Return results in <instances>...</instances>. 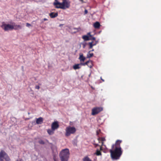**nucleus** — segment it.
Masks as SVG:
<instances>
[{"mask_svg":"<svg viewBox=\"0 0 161 161\" xmlns=\"http://www.w3.org/2000/svg\"><path fill=\"white\" fill-rule=\"evenodd\" d=\"M98 140L99 141H100L102 142L101 146H100V150H102V145H103V142L105 140V139L103 137H101L100 138H98Z\"/></svg>","mask_w":161,"mask_h":161,"instance_id":"f8f14e48","label":"nucleus"},{"mask_svg":"<svg viewBox=\"0 0 161 161\" xmlns=\"http://www.w3.org/2000/svg\"><path fill=\"white\" fill-rule=\"evenodd\" d=\"M80 65H81L80 63L75 64L73 66V68L75 70L79 69L80 68Z\"/></svg>","mask_w":161,"mask_h":161,"instance_id":"dca6fc26","label":"nucleus"},{"mask_svg":"<svg viewBox=\"0 0 161 161\" xmlns=\"http://www.w3.org/2000/svg\"><path fill=\"white\" fill-rule=\"evenodd\" d=\"M102 110V108L101 107L94 108L92 110V114L93 115L97 114L101 111Z\"/></svg>","mask_w":161,"mask_h":161,"instance_id":"0eeeda50","label":"nucleus"},{"mask_svg":"<svg viewBox=\"0 0 161 161\" xmlns=\"http://www.w3.org/2000/svg\"><path fill=\"white\" fill-rule=\"evenodd\" d=\"M121 141L117 140L115 144L112 146V148L114 149L110 150L111 158L113 159H119L122 153V151L120 147V144Z\"/></svg>","mask_w":161,"mask_h":161,"instance_id":"f257e3e1","label":"nucleus"},{"mask_svg":"<svg viewBox=\"0 0 161 161\" xmlns=\"http://www.w3.org/2000/svg\"><path fill=\"white\" fill-rule=\"evenodd\" d=\"M98 41L95 40L89 42L88 44L89 46V49L92 48L93 46L96 45L98 43Z\"/></svg>","mask_w":161,"mask_h":161,"instance_id":"1a4fd4ad","label":"nucleus"},{"mask_svg":"<svg viewBox=\"0 0 161 161\" xmlns=\"http://www.w3.org/2000/svg\"><path fill=\"white\" fill-rule=\"evenodd\" d=\"M100 120H101V119L100 118L98 120V121H99Z\"/></svg>","mask_w":161,"mask_h":161,"instance_id":"473e14b6","label":"nucleus"},{"mask_svg":"<svg viewBox=\"0 0 161 161\" xmlns=\"http://www.w3.org/2000/svg\"><path fill=\"white\" fill-rule=\"evenodd\" d=\"M43 20H44V21L47 20V19H46V18H44V19Z\"/></svg>","mask_w":161,"mask_h":161,"instance_id":"7c9ffc66","label":"nucleus"},{"mask_svg":"<svg viewBox=\"0 0 161 161\" xmlns=\"http://www.w3.org/2000/svg\"><path fill=\"white\" fill-rule=\"evenodd\" d=\"M87 63H88V61H87V62H86L84 63H80V64L81 65L85 66L86 65H87Z\"/></svg>","mask_w":161,"mask_h":161,"instance_id":"393cba45","label":"nucleus"},{"mask_svg":"<svg viewBox=\"0 0 161 161\" xmlns=\"http://www.w3.org/2000/svg\"><path fill=\"white\" fill-rule=\"evenodd\" d=\"M26 26L27 27H29L31 26V25L28 23H26Z\"/></svg>","mask_w":161,"mask_h":161,"instance_id":"bb28decb","label":"nucleus"},{"mask_svg":"<svg viewBox=\"0 0 161 161\" xmlns=\"http://www.w3.org/2000/svg\"><path fill=\"white\" fill-rule=\"evenodd\" d=\"M82 38L85 41H88L89 40V37L88 36L84 35L82 36Z\"/></svg>","mask_w":161,"mask_h":161,"instance_id":"aec40b11","label":"nucleus"},{"mask_svg":"<svg viewBox=\"0 0 161 161\" xmlns=\"http://www.w3.org/2000/svg\"><path fill=\"white\" fill-rule=\"evenodd\" d=\"M95 154L97 155V156H99V155H101L102 153L100 152V151H99L98 149H97L96 150V152Z\"/></svg>","mask_w":161,"mask_h":161,"instance_id":"4be33fe9","label":"nucleus"},{"mask_svg":"<svg viewBox=\"0 0 161 161\" xmlns=\"http://www.w3.org/2000/svg\"><path fill=\"white\" fill-rule=\"evenodd\" d=\"M49 16L51 18H54L58 16V14L57 13L52 12L49 14Z\"/></svg>","mask_w":161,"mask_h":161,"instance_id":"ddd939ff","label":"nucleus"},{"mask_svg":"<svg viewBox=\"0 0 161 161\" xmlns=\"http://www.w3.org/2000/svg\"><path fill=\"white\" fill-rule=\"evenodd\" d=\"M35 88L38 90L40 89V87L39 85H36L35 86Z\"/></svg>","mask_w":161,"mask_h":161,"instance_id":"a878e982","label":"nucleus"},{"mask_svg":"<svg viewBox=\"0 0 161 161\" xmlns=\"http://www.w3.org/2000/svg\"><path fill=\"white\" fill-rule=\"evenodd\" d=\"M69 156V151L67 148L62 150L59 154V157L61 161H68Z\"/></svg>","mask_w":161,"mask_h":161,"instance_id":"7ed1b4c3","label":"nucleus"},{"mask_svg":"<svg viewBox=\"0 0 161 161\" xmlns=\"http://www.w3.org/2000/svg\"><path fill=\"white\" fill-rule=\"evenodd\" d=\"M38 142L39 144H41L43 145L45 144V142L42 140H40L38 141Z\"/></svg>","mask_w":161,"mask_h":161,"instance_id":"5701e85b","label":"nucleus"},{"mask_svg":"<svg viewBox=\"0 0 161 161\" xmlns=\"http://www.w3.org/2000/svg\"><path fill=\"white\" fill-rule=\"evenodd\" d=\"M91 51H91H94V49H92L91 51Z\"/></svg>","mask_w":161,"mask_h":161,"instance_id":"2f4dec72","label":"nucleus"},{"mask_svg":"<svg viewBox=\"0 0 161 161\" xmlns=\"http://www.w3.org/2000/svg\"><path fill=\"white\" fill-rule=\"evenodd\" d=\"M100 26L99 23L98 22H96L94 24L93 26L95 28H99Z\"/></svg>","mask_w":161,"mask_h":161,"instance_id":"2eb2a0df","label":"nucleus"},{"mask_svg":"<svg viewBox=\"0 0 161 161\" xmlns=\"http://www.w3.org/2000/svg\"><path fill=\"white\" fill-rule=\"evenodd\" d=\"M80 1H82L83 0H80Z\"/></svg>","mask_w":161,"mask_h":161,"instance_id":"e433bc0d","label":"nucleus"},{"mask_svg":"<svg viewBox=\"0 0 161 161\" xmlns=\"http://www.w3.org/2000/svg\"><path fill=\"white\" fill-rule=\"evenodd\" d=\"M89 40L95 41L96 38L95 37H93L92 36H90V37L89 38Z\"/></svg>","mask_w":161,"mask_h":161,"instance_id":"b1692460","label":"nucleus"},{"mask_svg":"<svg viewBox=\"0 0 161 161\" xmlns=\"http://www.w3.org/2000/svg\"><path fill=\"white\" fill-rule=\"evenodd\" d=\"M94 145H95V147H96L97 146H98L99 145L97 144H95Z\"/></svg>","mask_w":161,"mask_h":161,"instance_id":"c756f323","label":"nucleus"},{"mask_svg":"<svg viewBox=\"0 0 161 161\" xmlns=\"http://www.w3.org/2000/svg\"><path fill=\"white\" fill-rule=\"evenodd\" d=\"M83 161H92V160L87 156L85 157L83 159Z\"/></svg>","mask_w":161,"mask_h":161,"instance_id":"412c9836","label":"nucleus"},{"mask_svg":"<svg viewBox=\"0 0 161 161\" xmlns=\"http://www.w3.org/2000/svg\"><path fill=\"white\" fill-rule=\"evenodd\" d=\"M54 161H56V159H55L54 158Z\"/></svg>","mask_w":161,"mask_h":161,"instance_id":"f704fd0d","label":"nucleus"},{"mask_svg":"<svg viewBox=\"0 0 161 161\" xmlns=\"http://www.w3.org/2000/svg\"><path fill=\"white\" fill-rule=\"evenodd\" d=\"M59 127L58 123L57 121L52 123L51 125V128L53 130H55Z\"/></svg>","mask_w":161,"mask_h":161,"instance_id":"6e6552de","label":"nucleus"},{"mask_svg":"<svg viewBox=\"0 0 161 161\" xmlns=\"http://www.w3.org/2000/svg\"><path fill=\"white\" fill-rule=\"evenodd\" d=\"M79 59L80 60L81 63L82 62H83L86 59V58L83 56V54H81L80 55V57Z\"/></svg>","mask_w":161,"mask_h":161,"instance_id":"4468645a","label":"nucleus"},{"mask_svg":"<svg viewBox=\"0 0 161 161\" xmlns=\"http://www.w3.org/2000/svg\"><path fill=\"white\" fill-rule=\"evenodd\" d=\"M102 80H103V81H104V80H103L102 79Z\"/></svg>","mask_w":161,"mask_h":161,"instance_id":"c9c22d12","label":"nucleus"},{"mask_svg":"<svg viewBox=\"0 0 161 161\" xmlns=\"http://www.w3.org/2000/svg\"><path fill=\"white\" fill-rule=\"evenodd\" d=\"M43 120V118L41 117H40L38 119H37L36 121V123L37 124H41L42 123Z\"/></svg>","mask_w":161,"mask_h":161,"instance_id":"9b49d317","label":"nucleus"},{"mask_svg":"<svg viewBox=\"0 0 161 161\" xmlns=\"http://www.w3.org/2000/svg\"><path fill=\"white\" fill-rule=\"evenodd\" d=\"M88 13V11L86 9H85L84 11L85 14H86Z\"/></svg>","mask_w":161,"mask_h":161,"instance_id":"c85d7f7f","label":"nucleus"},{"mask_svg":"<svg viewBox=\"0 0 161 161\" xmlns=\"http://www.w3.org/2000/svg\"><path fill=\"white\" fill-rule=\"evenodd\" d=\"M23 161V160H20L19 161H18V160H17V161Z\"/></svg>","mask_w":161,"mask_h":161,"instance_id":"72a5a7b5","label":"nucleus"},{"mask_svg":"<svg viewBox=\"0 0 161 161\" xmlns=\"http://www.w3.org/2000/svg\"><path fill=\"white\" fill-rule=\"evenodd\" d=\"M76 131V130L75 127L68 126L66 128L65 135L66 136H68L71 134H74Z\"/></svg>","mask_w":161,"mask_h":161,"instance_id":"423d86ee","label":"nucleus"},{"mask_svg":"<svg viewBox=\"0 0 161 161\" xmlns=\"http://www.w3.org/2000/svg\"><path fill=\"white\" fill-rule=\"evenodd\" d=\"M87 36H89V37L90 38V36H91L92 35L91 34L90 32H89L87 34Z\"/></svg>","mask_w":161,"mask_h":161,"instance_id":"cd10ccee","label":"nucleus"},{"mask_svg":"<svg viewBox=\"0 0 161 161\" xmlns=\"http://www.w3.org/2000/svg\"><path fill=\"white\" fill-rule=\"evenodd\" d=\"M56 1H57V0H55Z\"/></svg>","mask_w":161,"mask_h":161,"instance_id":"4c0bfd02","label":"nucleus"},{"mask_svg":"<svg viewBox=\"0 0 161 161\" xmlns=\"http://www.w3.org/2000/svg\"><path fill=\"white\" fill-rule=\"evenodd\" d=\"M88 67L91 68L93 66V64L92 61L91 60L88 61L87 65Z\"/></svg>","mask_w":161,"mask_h":161,"instance_id":"a211bd4d","label":"nucleus"},{"mask_svg":"<svg viewBox=\"0 0 161 161\" xmlns=\"http://www.w3.org/2000/svg\"><path fill=\"white\" fill-rule=\"evenodd\" d=\"M54 130H53L52 129H48L47 130V132L49 135H52L54 134Z\"/></svg>","mask_w":161,"mask_h":161,"instance_id":"f3484780","label":"nucleus"},{"mask_svg":"<svg viewBox=\"0 0 161 161\" xmlns=\"http://www.w3.org/2000/svg\"><path fill=\"white\" fill-rule=\"evenodd\" d=\"M63 1L62 3L58 2H54V5L56 8H61L63 9H65L69 8L70 6V2L69 0H63Z\"/></svg>","mask_w":161,"mask_h":161,"instance_id":"f03ea898","label":"nucleus"},{"mask_svg":"<svg viewBox=\"0 0 161 161\" xmlns=\"http://www.w3.org/2000/svg\"><path fill=\"white\" fill-rule=\"evenodd\" d=\"M12 24H13V30H18L22 29V26L20 25H16L14 22Z\"/></svg>","mask_w":161,"mask_h":161,"instance_id":"9d476101","label":"nucleus"},{"mask_svg":"<svg viewBox=\"0 0 161 161\" xmlns=\"http://www.w3.org/2000/svg\"><path fill=\"white\" fill-rule=\"evenodd\" d=\"M91 51H89L87 55V58H90L92 57L93 56V53H90Z\"/></svg>","mask_w":161,"mask_h":161,"instance_id":"6ab92c4d","label":"nucleus"},{"mask_svg":"<svg viewBox=\"0 0 161 161\" xmlns=\"http://www.w3.org/2000/svg\"><path fill=\"white\" fill-rule=\"evenodd\" d=\"M10 159L7 154L3 150L0 152V161H10Z\"/></svg>","mask_w":161,"mask_h":161,"instance_id":"20e7f679","label":"nucleus"},{"mask_svg":"<svg viewBox=\"0 0 161 161\" xmlns=\"http://www.w3.org/2000/svg\"><path fill=\"white\" fill-rule=\"evenodd\" d=\"M1 27L5 31H8L9 30H13V24H6L5 23L3 22L1 25Z\"/></svg>","mask_w":161,"mask_h":161,"instance_id":"39448f33","label":"nucleus"}]
</instances>
